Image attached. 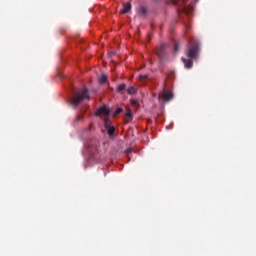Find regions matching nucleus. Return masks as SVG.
I'll list each match as a JSON object with an SVG mask.
<instances>
[{
	"mask_svg": "<svg viewBox=\"0 0 256 256\" xmlns=\"http://www.w3.org/2000/svg\"><path fill=\"white\" fill-rule=\"evenodd\" d=\"M200 51H201V43H199L198 40H194L193 38H190L188 42V48L186 50V56L189 59L182 58L184 67L186 69H191V67H193V60L199 57Z\"/></svg>",
	"mask_w": 256,
	"mask_h": 256,
	"instance_id": "1",
	"label": "nucleus"
},
{
	"mask_svg": "<svg viewBox=\"0 0 256 256\" xmlns=\"http://www.w3.org/2000/svg\"><path fill=\"white\" fill-rule=\"evenodd\" d=\"M109 113H111L109 108L102 106L96 111L95 115H105L106 118L104 119V126L107 129L108 135L111 136L113 133H115V127L111 125V121L109 120Z\"/></svg>",
	"mask_w": 256,
	"mask_h": 256,
	"instance_id": "2",
	"label": "nucleus"
},
{
	"mask_svg": "<svg viewBox=\"0 0 256 256\" xmlns=\"http://www.w3.org/2000/svg\"><path fill=\"white\" fill-rule=\"evenodd\" d=\"M170 3L177 7L179 17H181V13L189 15V9H187L189 7V0H170Z\"/></svg>",
	"mask_w": 256,
	"mask_h": 256,
	"instance_id": "3",
	"label": "nucleus"
},
{
	"mask_svg": "<svg viewBox=\"0 0 256 256\" xmlns=\"http://www.w3.org/2000/svg\"><path fill=\"white\" fill-rule=\"evenodd\" d=\"M85 99L89 100V93H87V89H83L76 93L71 99V105L77 107L81 101H85Z\"/></svg>",
	"mask_w": 256,
	"mask_h": 256,
	"instance_id": "4",
	"label": "nucleus"
},
{
	"mask_svg": "<svg viewBox=\"0 0 256 256\" xmlns=\"http://www.w3.org/2000/svg\"><path fill=\"white\" fill-rule=\"evenodd\" d=\"M161 99H162L163 103H169V101H172V99H173V91H171V90L162 91Z\"/></svg>",
	"mask_w": 256,
	"mask_h": 256,
	"instance_id": "5",
	"label": "nucleus"
},
{
	"mask_svg": "<svg viewBox=\"0 0 256 256\" xmlns=\"http://www.w3.org/2000/svg\"><path fill=\"white\" fill-rule=\"evenodd\" d=\"M129 11H131V3H126L124 5V8L122 9V13L125 14V13H129Z\"/></svg>",
	"mask_w": 256,
	"mask_h": 256,
	"instance_id": "6",
	"label": "nucleus"
},
{
	"mask_svg": "<svg viewBox=\"0 0 256 256\" xmlns=\"http://www.w3.org/2000/svg\"><path fill=\"white\" fill-rule=\"evenodd\" d=\"M145 13H147V8L145 6H140L138 8V14L139 15H145Z\"/></svg>",
	"mask_w": 256,
	"mask_h": 256,
	"instance_id": "7",
	"label": "nucleus"
},
{
	"mask_svg": "<svg viewBox=\"0 0 256 256\" xmlns=\"http://www.w3.org/2000/svg\"><path fill=\"white\" fill-rule=\"evenodd\" d=\"M127 93H128V95H135V93H137V89H135V87H133V86H130L127 89Z\"/></svg>",
	"mask_w": 256,
	"mask_h": 256,
	"instance_id": "8",
	"label": "nucleus"
},
{
	"mask_svg": "<svg viewBox=\"0 0 256 256\" xmlns=\"http://www.w3.org/2000/svg\"><path fill=\"white\" fill-rule=\"evenodd\" d=\"M107 82V75H101L99 77V83L103 84Z\"/></svg>",
	"mask_w": 256,
	"mask_h": 256,
	"instance_id": "9",
	"label": "nucleus"
},
{
	"mask_svg": "<svg viewBox=\"0 0 256 256\" xmlns=\"http://www.w3.org/2000/svg\"><path fill=\"white\" fill-rule=\"evenodd\" d=\"M181 49V46H179L177 43L174 44V51L177 53Z\"/></svg>",
	"mask_w": 256,
	"mask_h": 256,
	"instance_id": "10",
	"label": "nucleus"
},
{
	"mask_svg": "<svg viewBox=\"0 0 256 256\" xmlns=\"http://www.w3.org/2000/svg\"><path fill=\"white\" fill-rule=\"evenodd\" d=\"M125 89V84H120L117 88V91H123Z\"/></svg>",
	"mask_w": 256,
	"mask_h": 256,
	"instance_id": "11",
	"label": "nucleus"
},
{
	"mask_svg": "<svg viewBox=\"0 0 256 256\" xmlns=\"http://www.w3.org/2000/svg\"><path fill=\"white\" fill-rule=\"evenodd\" d=\"M121 108H118L114 113H113V117H117V115H119V113H121Z\"/></svg>",
	"mask_w": 256,
	"mask_h": 256,
	"instance_id": "12",
	"label": "nucleus"
},
{
	"mask_svg": "<svg viewBox=\"0 0 256 256\" xmlns=\"http://www.w3.org/2000/svg\"><path fill=\"white\" fill-rule=\"evenodd\" d=\"M131 115H132L131 109L127 108L126 109V117H131Z\"/></svg>",
	"mask_w": 256,
	"mask_h": 256,
	"instance_id": "13",
	"label": "nucleus"
},
{
	"mask_svg": "<svg viewBox=\"0 0 256 256\" xmlns=\"http://www.w3.org/2000/svg\"><path fill=\"white\" fill-rule=\"evenodd\" d=\"M139 79H140V81H143V80L147 79V75H140Z\"/></svg>",
	"mask_w": 256,
	"mask_h": 256,
	"instance_id": "14",
	"label": "nucleus"
},
{
	"mask_svg": "<svg viewBox=\"0 0 256 256\" xmlns=\"http://www.w3.org/2000/svg\"><path fill=\"white\" fill-rule=\"evenodd\" d=\"M131 105L137 106V105H138V102H137V100H135V99H132V100H131Z\"/></svg>",
	"mask_w": 256,
	"mask_h": 256,
	"instance_id": "15",
	"label": "nucleus"
},
{
	"mask_svg": "<svg viewBox=\"0 0 256 256\" xmlns=\"http://www.w3.org/2000/svg\"><path fill=\"white\" fill-rule=\"evenodd\" d=\"M186 27H189V25H188V24H186Z\"/></svg>",
	"mask_w": 256,
	"mask_h": 256,
	"instance_id": "16",
	"label": "nucleus"
}]
</instances>
